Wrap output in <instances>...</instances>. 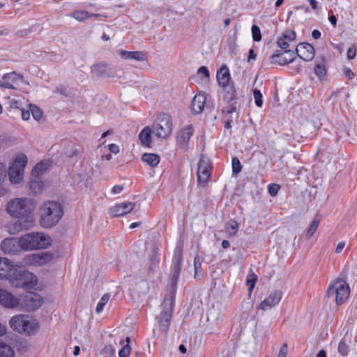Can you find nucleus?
Masks as SVG:
<instances>
[{
	"label": "nucleus",
	"instance_id": "obj_53",
	"mask_svg": "<svg viewBox=\"0 0 357 357\" xmlns=\"http://www.w3.org/2000/svg\"><path fill=\"white\" fill-rule=\"evenodd\" d=\"M55 92L56 93H60L61 95L65 96V97H68V90H67V88L63 86V85H60V86H58L56 89H55Z\"/></svg>",
	"mask_w": 357,
	"mask_h": 357
},
{
	"label": "nucleus",
	"instance_id": "obj_31",
	"mask_svg": "<svg viewBox=\"0 0 357 357\" xmlns=\"http://www.w3.org/2000/svg\"><path fill=\"white\" fill-rule=\"evenodd\" d=\"M194 268H195V275L194 278L197 280H199L203 275L202 269V261L201 259L198 255H196L194 258Z\"/></svg>",
	"mask_w": 357,
	"mask_h": 357
},
{
	"label": "nucleus",
	"instance_id": "obj_45",
	"mask_svg": "<svg viewBox=\"0 0 357 357\" xmlns=\"http://www.w3.org/2000/svg\"><path fill=\"white\" fill-rule=\"evenodd\" d=\"M252 36L253 40L255 42H259L261 40V31L258 26H252Z\"/></svg>",
	"mask_w": 357,
	"mask_h": 357
},
{
	"label": "nucleus",
	"instance_id": "obj_3",
	"mask_svg": "<svg viewBox=\"0 0 357 357\" xmlns=\"http://www.w3.org/2000/svg\"><path fill=\"white\" fill-rule=\"evenodd\" d=\"M63 206L56 201H48L40 208V224L43 228L54 227L63 216Z\"/></svg>",
	"mask_w": 357,
	"mask_h": 357
},
{
	"label": "nucleus",
	"instance_id": "obj_24",
	"mask_svg": "<svg viewBox=\"0 0 357 357\" xmlns=\"http://www.w3.org/2000/svg\"><path fill=\"white\" fill-rule=\"evenodd\" d=\"M29 189L33 195L40 194L44 187V183L40 177H32L29 182Z\"/></svg>",
	"mask_w": 357,
	"mask_h": 357
},
{
	"label": "nucleus",
	"instance_id": "obj_12",
	"mask_svg": "<svg viewBox=\"0 0 357 357\" xmlns=\"http://www.w3.org/2000/svg\"><path fill=\"white\" fill-rule=\"evenodd\" d=\"M222 87L223 88L224 100L229 104L227 107L222 109V112L230 114L236 110V102H234L236 98V91L233 83H229Z\"/></svg>",
	"mask_w": 357,
	"mask_h": 357
},
{
	"label": "nucleus",
	"instance_id": "obj_41",
	"mask_svg": "<svg viewBox=\"0 0 357 357\" xmlns=\"http://www.w3.org/2000/svg\"><path fill=\"white\" fill-rule=\"evenodd\" d=\"M29 109H30V112L31 113V114L35 120L39 121L41 119V118L43 116V113H42V111L40 110V109L38 106L33 105V104H30Z\"/></svg>",
	"mask_w": 357,
	"mask_h": 357
},
{
	"label": "nucleus",
	"instance_id": "obj_54",
	"mask_svg": "<svg viewBox=\"0 0 357 357\" xmlns=\"http://www.w3.org/2000/svg\"><path fill=\"white\" fill-rule=\"evenodd\" d=\"M277 44L284 51L287 50V49L289 46V43L282 37L278 39Z\"/></svg>",
	"mask_w": 357,
	"mask_h": 357
},
{
	"label": "nucleus",
	"instance_id": "obj_5",
	"mask_svg": "<svg viewBox=\"0 0 357 357\" xmlns=\"http://www.w3.org/2000/svg\"><path fill=\"white\" fill-rule=\"evenodd\" d=\"M17 244L23 250H40L48 248L51 240L43 233L30 232L18 238Z\"/></svg>",
	"mask_w": 357,
	"mask_h": 357
},
{
	"label": "nucleus",
	"instance_id": "obj_30",
	"mask_svg": "<svg viewBox=\"0 0 357 357\" xmlns=\"http://www.w3.org/2000/svg\"><path fill=\"white\" fill-rule=\"evenodd\" d=\"M206 315H207V321L210 324H218V322L220 319V313L218 310L215 309V308H211L207 311Z\"/></svg>",
	"mask_w": 357,
	"mask_h": 357
},
{
	"label": "nucleus",
	"instance_id": "obj_44",
	"mask_svg": "<svg viewBox=\"0 0 357 357\" xmlns=\"http://www.w3.org/2000/svg\"><path fill=\"white\" fill-rule=\"evenodd\" d=\"M253 96L255 98V105L258 107H261L263 105V100H262L263 96H262L261 91L257 89H255L253 90Z\"/></svg>",
	"mask_w": 357,
	"mask_h": 357
},
{
	"label": "nucleus",
	"instance_id": "obj_62",
	"mask_svg": "<svg viewBox=\"0 0 357 357\" xmlns=\"http://www.w3.org/2000/svg\"><path fill=\"white\" fill-rule=\"evenodd\" d=\"M345 246V242L344 241H340L338 243L336 248H335V252L336 253H340L342 250L344 249Z\"/></svg>",
	"mask_w": 357,
	"mask_h": 357
},
{
	"label": "nucleus",
	"instance_id": "obj_57",
	"mask_svg": "<svg viewBox=\"0 0 357 357\" xmlns=\"http://www.w3.org/2000/svg\"><path fill=\"white\" fill-rule=\"evenodd\" d=\"M287 353V345L284 343L281 346L278 357H286Z\"/></svg>",
	"mask_w": 357,
	"mask_h": 357
},
{
	"label": "nucleus",
	"instance_id": "obj_17",
	"mask_svg": "<svg viewBox=\"0 0 357 357\" xmlns=\"http://www.w3.org/2000/svg\"><path fill=\"white\" fill-rule=\"evenodd\" d=\"M192 133L193 127L192 125H188L186 128L181 129L177 134V145L182 149H186Z\"/></svg>",
	"mask_w": 357,
	"mask_h": 357
},
{
	"label": "nucleus",
	"instance_id": "obj_1",
	"mask_svg": "<svg viewBox=\"0 0 357 357\" xmlns=\"http://www.w3.org/2000/svg\"><path fill=\"white\" fill-rule=\"evenodd\" d=\"M183 261V246L177 245L174 250L171 266V283L169 294L165 298L162 303V311L160 314L159 329L164 333H167L174 312L175 297L178 281L181 270Z\"/></svg>",
	"mask_w": 357,
	"mask_h": 357
},
{
	"label": "nucleus",
	"instance_id": "obj_2",
	"mask_svg": "<svg viewBox=\"0 0 357 357\" xmlns=\"http://www.w3.org/2000/svg\"><path fill=\"white\" fill-rule=\"evenodd\" d=\"M35 205L31 199L17 198L10 200L6 211L16 220L9 227L10 234H16L24 230H29L33 226V211Z\"/></svg>",
	"mask_w": 357,
	"mask_h": 357
},
{
	"label": "nucleus",
	"instance_id": "obj_49",
	"mask_svg": "<svg viewBox=\"0 0 357 357\" xmlns=\"http://www.w3.org/2000/svg\"><path fill=\"white\" fill-rule=\"evenodd\" d=\"M296 33L293 30H287L282 33V38L285 40H289L290 41L294 40L296 39Z\"/></svg>",
	"mask_w": 357,
	"mask_h": 357
},
{
	"label": "nucleus",
	"instance_id": "obj_56",
	"mask_svg": "<svg viewBox=\"0 0 357 357\" xmlns=\"http://www.w3.org/2000/svg\"><path fill=\"white\" fill-rule=\"evenodd\" d=\"M198 74L202 75L205 78L209 77V71L206 66H201L198 69Z\"/></svg>",
	"mask_w": 357,
	"mask_h": 357
},
{
	"label": "nucleus",
	"instance_id": "obj_18",
	"mask_svg": "<svg viewBox=\"0 0 357 357\" xmlns=\"http://www.w3.org/2000/svg\"><path fill=\"white\" fill-rule=\"evenodd\" d=\"M282 296V292L280 290H274L270 295L264 299L259 305V308L266 310L268 308H271L278 305L280 301Z\"/></svg>",
	"mask_w": 357,
	"mask_h": 357
},
{
	"label": "nucleus",
	"instance_id": "obj_55",
	"mask_svg": "<svg viewBox=\"0 0 357 357\" xmlns=\"http://www.w3.org/2000/svg\"><path fill=\"white\" fill-rule=\"evenodd\" d=\"M21 105H22V103L19 100H14V99H11L9 100V106L10 108H14V109H21Z\"/></svg>",
	"mask_w": 357,
	"mask_h": 357
},
{
	"label": "nucleus",
	"instance_id": "obj_10",
	"mask_svg": "<svg viewBox=\"0 0 357 357\" xmlns=\"http://www.w3.org/2000/svg\"><path fill=\"white\" fill-rule=\"evenodd\" d=\"M28 158H15L13 162L8 168V177L12 183H18L22 181Z\"/></svg>",
	"mask_w": 357,
	"mask_h": 357
},
{
	"label": "nucleus",
	"instance_id": "obj_9",
	"mask_svg": "<svg viewBox=\"0 0 357 357\" xmlns=\"http://www.w3.org/2000/svg\"><path fill=\"white\" fill-rule=\"evenodd\" d=\"M17 307L26 312H34L43 304V298L38 293L28 291L18 298Z\"/></svg>",
	"mask_w": 357,
	"mask_h": 357
},
{
	"label": "nucleus",
	"instance_id": "obj_22",
	"mask_svg": "<svg viewBox=\"0 0 357 357\" xmlns=\"http://www.w3.org/2000/svg\"><path fill=\"white\" fill-rule=\"evenodd\" d=\"M206 97L204 94H197L191 102V109L195 114L201 113L204 107Z\"/></svg>",
	"mask_w": 357,
	"mask_h": 357
},
{
	"label": "nucleus",
	"instance_id": "obj_35",
	"mask_svg": "<svg viewBox=\"0 0 357 357\" xmlns=\"http://www.w3.org/2000/svg\"><path fill=\"white\" fill-rule=\"evenodd\" d=\"M324 63H325V61H324V59H323L322 63H317L314 66V73L316 74V75H317L319 77V79H321L322 77H325L326 75L327 70H326Z\"/></svg>",
	"mask_w": 357,
	"mask_h": 357
},
{
	"label": "nucleus",
	"instance_id": "obj_61",
	"mask_svg": "<svg viewBox=\"0 0 357 357\" xmlns=\"http://www.w3.org/2000/svg\"><path fill=\"white\" fill-rule=\"evenodd\" d=\"M123 185H116L112 188V192L114 194H119V193L123 191Z\"/></svg>",
	"mask_w": 357,
	"mask_h": 357
},
{
	"label": "nucleus",
	"instance_id": "obj_21",
	"mask_svg": "<svg viewBox=\"0 0 357 357\" xmlns=\"http://www.w3.org/2000/svg\"><path fill=\"white\" fill-rule=\"evenodd\" d=\"M21 77L15 72L5 74L0 79V86L6 89H14L13 84L17 83Z\"/></svg>",
	"mask_w": 357,
	"mask_h": 357
},
{
	"label": "nucleus",
	"instance_id": "obj_59",
	"mask_svg": "<svg viewBox=\"0 0 357 357\" xmlns=\"http://www.w3.org/2000/svg\"><path fill=\"white\" fill-rule=\"evenodd\" d=\"M109 151L114 154H117L119 152V146L115 144H111L108 146Z\"/></svg>",
	"mask_w": 357,
	"mask_h": 357
},
{
	"label": "nucleus",
	"instance_id": "obj_51",
	"mask_svg": "<svg viewBox=\"0 0 357 357\" xmlns=\"http://www.w3.org/2000/svg\"><path fill=\"white\" fill-rule=\"evenodd\" d=\"M284 53H285L284 51L276 50L275 53L273 54L270 57L271 63H277L275 61H278V59H280V58L284 54Z\"/></svg>",
	"mask_w": 357,
	"mask_h": 357
},
{
	"label": "nucleus",
	"instance_id": "obj_13",
	"mask_svg": "<svg viewBox=\"0 0 357 357\" xmlns=\"http://www.w3.org/2000/svg\"><path fill=\"white\" fill-rule=\"evenodd\" d=\"M53 258L54 255L51 252L43 251L27 255L24 261L29 266H43L51 261Z\"/></svg>",
	"mask_w": 357,
	"mask_h": 357
},
{
	"label": "nucleus",
	"instance_id": "obj_34",
	"mask_svg": "<svg viewBox=\"0 0 357 357\" xmlns=\"http://www.w3.org/2000/svg\"><path fill=\"white\" fill-rule=\"evenodd\" d=\"M319 222H320V219L315 217L307 231L306 238L308 239L314 235L315 231L318 228Z\"/></svg>",
	"mask_w": 357,
	"mask_h": 357
},
{
	"label": "nucleus",
	"instance_id": "obj_15",
	"mask_svg": "<svg viewBox=\"0 0 357 357\" xmlns=\"http://www.w3.org/2000/svg\"><path fill=\"white\" fill-rule=\"evenodd\" d=\"M18 298L6 289L0 288V305L5 308L13 309L17 307Z\"/></svg>",
	"mask_w": 357,
	"mask_h": 357
},
{
	"label": "nucleus",
	"instance_id": "obj_48",
	"mask_svg": "<svg viewBox=\"0 0 357 357\" xmlns=\"http://www.w3.org/2000/svg\"><path fill=\"white\" fill-rule=\"evenodd\" d=\"M280 189V185L276 183H271L268 185V191L271 196H275L279 190Z\"/></svg>",
	"mask_w": 357,
	"mask_h": 357
},
{
	"label": "nucleus",
	"instance_id": "obj_32",
	"mask_svg": "<svg viewBox=\"0 0 357 357\" xmlns=\"http://www.w3.org/2000/svg\"><path fill=\"white\" fill-rule=\"evenodd\" d=\"M285 53H287L289 54V57L285 56H281L278 61H275L277 62V64L280 66H284L287 64H289L290 63H292L295 59H296V53L294 51L291 50H285Z\"/></svg>",
	"mask_w": 357,
	"mask_h": 357
},
{
	"label": "nucleus",
	"instance_id": "obj_37",
	"mask_svg": "<svg viewBox=\"0 0 357 357\" xmlns=\"http://www.w3.org/2000/svg\"><path fill=\"white\" fill-rule=\"evenodd\" d=\"M67 149L64 152V154L66 156H76L80 154V150L77 149L75 144L70 142H67Z\"/></svg>",
	"mask_w": 357,
	"mask_h": 357
},
{
	"label": "nucleus",
	"instance_id": "obj_63",
	"mask_svg": "<svg viewBox=\"0 0 357 357\" xmlns=\"http://www.w3.org/2000/svg\"><path fill=\"white\" fill-rule=\"evenodd\" d=\"M344 75L349 79H351L354 78V73L352 72V70L350 69V68H345L344 69Z\"/></svg>",
	"mask_w": 357,
	"mask_h": 357
},
{
	"label": "nucleus",
	"instance_id": "obj_60",
	"mask_svg": "<svg viewBox=\"0 0 357 357\" xmlns=\"http://www.w3.org/2000/svg\"><path fill=\"white\" fill-rule=\"evenodd\" d=\"M275 158V160L273 162V165H277V167L279 169H282L283 166H284L283 161L282 160V158Z\"/></svg>",
	"mask_w": 357,
	"mask_h": 357
},
{
	"label": "nucleus",
	"instance_id": "obj_64",
	"mask_svg": "<svg viewBox=\"0 0 357 357\" xmlns=\"http://www.w3.org/2000/svg\"><path fill=\"white\" fill-rule=\"evenodd\" d=\"M257 57V54L255 52L253 49H250L249 50V56L248 59V61H250L252 59H255Z\"/></svg>",
	"mask_w": 357,
	"mask_h": 357
},
{
	"label": "nucleus",
	"instance_id": "obj_26",
	"mask_svg": "<svg viewBox=\"0 0 357 357\" xmlns=\"http://www.w3.org/2000/svg\"><path fill=\"white\" fill-rule=\"evenodd\" d=\"M120 55L122 58L125 59H133L139 61H142L145 60L144 54L140 51L128 52L121 50L120 52Z\"/></svg>",
	"mask_w": 357,
	"mask_h": 357
},
{
	"label": "nucleus",
	"instance_id": "obj_52",
	"mask_svg": "<svg viewBox=\"0 0 357 357\" xmlns=\"http://www.w3.org/2000/svg\"><path fill=\"white\" fill-rule=\"evenodd\" d=\"M356 55V48L354 45H351L347 50V56L348 59L351 60L354 59Z\"/></svg>",
	"mask_w": 357,
	"mask_h": 357
},
{
	"label": "nucleus",
	"instance_id": "obj_27",
	"mask_svg": "<svg viewBox=\"0 0 357 357\" xmlns=\"http://www.w3.org/2000/svg\"><path fill=\"white\" fill-rule=\"evenodd\" d=\"M91 73L98 77H109L108 66L105 63L94 64L91 67Z\"/></svg>",
	"mask_w": 357,
	"mask_h": 357
},
{
	"label": "nucleus",
	"instance_id": "obj_20",
	"mask_svg": "<svg viewBox=\"0 0 357 357\" xmlns=\"http://www.w3.org/2000/svg\"><path fill=\"white\" fill-rule=\"evenodd\" d=\"M15 266L14 262L8 258L0 257V280H7Z\"/></svg>",
	"mask_w": 357,
	"mask_h": 357
},
{
	"label": "nucleus",
	"instance_id": "obj_23",
	"mask_svg": "<svg viewBox=\"0 0 357 357\" xmlns=\"http://www.w3.org/2000/svg\"><path fill=\"white\" fill-rule=\"evenodd\" d=\"M217 80L220 86H225L229 84L230 73L227 66H222L217 72Z\"/></svg>",
	"mask_w": 357,
	"mask_h": 357
},
{
	"label": "nucleus",
	"instance_id": "obj_7",
	"mask_svg": "<svg viewBox=\"0 0 357 357\" xmlns=\"http://www.w3.org/2000/svg\"><path fill=\"white\" fill-rule=\"evenodd\" d=\"M350 294L349 284L342 279H337L331 284L327 290L328 298H335L336 304L341 305L348 298Z\"/></svg>",
	"mask_w": 357,
	"mask_h": 357
},
{
	"label": "nucleus",
	"instance_id": "obj_40",
	"mask_svg": "<svg viewBox=\"0 0 357 357\" xmlns=\"http://www.w3.org/2000/svg\"><path fill=\"white\" fill-rule=\"evenodd\" d=\"M126 340L127 344L124 345L119 351V357H128L131 351V347L130 346V338L127 337Z\"/></svg>",
	"mask_w": 357,
	"mask_h": 357
},
{
	"label": "nucleus",
	"instance_id": "obj_28",
	"mask_svg": "<svg viewBox=\"0 0 357 357\" xmlns=\"http://www.w3.org/2000/svg\"><path fill=\"white\" fill-rule=\"evenodd\" d=\"M17 241H18V239L17 240L13 238H5L2 241L1 243V249L4 252H14V251H15V243H17Z\"/></svg>",
	"mask_w": 357,
	"mask_h": 357
},
{
	"label": "nucleus",
	"instance_id": "obj_33",
	"mask_svg": "<svg viewBox=\"0 0 357 357\" xmlns=\"http://www.w3.org/2000/svg\"><path fill=\"white\" fill-rule=\"evenodd\" d=\"M232 176H237V175L242 171L243 165H241L238 158H232Z\"/></svg>",
	"mask_w": 357,
	"mask_h": 357
},
{
	"label": "nucleus",
	"instance_id": "obj_46",
	"mask_svg": "<svg viewBox=\"0 0 357 357\" xmlns=\"http://www.w3.org/2000/svg\"><path fill=\"white\" fill-rule=\"evenodd\" d=\"M144 162H146L151 167H156L160 160V158H141Z\"/></svg>",
	"mask_w": 357,
	"mask_h": 357
},
{
	"label": "nucleus",
	"instance_id": "obj_4",
	"mask_svg": "<svg viewBox=\"0 0 357 357\" xmlns=\"http://www.w3.org/2000/svg\"><path fill=\"white\" fill-rule=\"evenodd\" d=\"M11 287L24 289H33L38 284V278L33 273L15 266L7 279Z\"/></svg>",
	"mask_w": 357,
	"mask_h": 357
},
{
	"label": "nucleus",
	"instance_id": "obj_43",
	"mask_svg": "<svg viewBox=\"0 0 357 357\" xmlns=\"http://www.w3.org/2000/svg\"><path fill=\"white\" fill-rule=\"evenodd\" d=\"M150 264L152 266H158V248L156 245H153L151 248V257L150 258Z\"/></svg>",
	"mask_w": 357,
	"mask_h": 357
},
{
	"label": "nucleus",
	"instance_id": "obj_11",
	"mask_svg": "<svg viewBox=\"0 0 357 357\" xmlns=\"http://www.w3.org/2000/svg\"><path fill=\"white\" fill-rule=\"evenodd\" d=\"M212 167V162L209 158H200L197 172L199 185L202 187L206 186L211 177Z\"/></svg>",
	"mask_w": 357,
	"mask_h": 357
},
{
	"label": "nucleus",
	"instance_id": "obj_38",
	"mask_svg": "<svg viewBox=\"0 0 357 357\" xmlns=\"http://www.w3.org/2000/svg\"><path fill=\"white\" fill-rule=\"evenodd\" d=\"M110 298V294L106 293L102 297L100 301L98 302L96 311L97 313H100L102 312L105 305L107 303Z\"/></svg>",
	"mask_w": 357,
	"mask_h": 357
},
{
	"label": "nucleus",
	"instance_id": "obj_58",
	"mask_svg": "<svg viewBox=\"0 0 357 357\" xmlns=\"http://www.w3.org/2000/svg\"><path fill=\"white\" fill-rule=\"evenodd\" d=\"M21 116L22 119L24 121H27L30 118V109L29 110H25L24 109H21Z\"/></svg>",
	"mask_w": 357,
	"mask_h": 357
},
{
	"label": "nucleus",
	"instance_id": "obj_16",
	"mask_svg": "<svg viewBox=\"0 0 357 357\" xmlns=\"http://www.w3.org/2000/svg\"><path fill=\"white\" fill-rule=\"evenodd\" d=\"M135 202H126L116 204L109 209V213L114 217H121L130 213L135 208Z\"/></svg>",
	"mask_w": 357,
	"mask_h": 357
},
{
	"label": "nucleus",
	"instance_id": "obj_47",
	"mask_svg": "<svg viewBox=\"0 0 357 357\" xmlns=\"http://www.w3.org/2000/svg\"><path fill=\"white\" fill-rule=\"evenodd\" d=\"M257 281V276L255 274H252L251 278H247L246 284L250 292H252V291L255 288Z\"/></svg>",
	"mask_w": 357,
	"mask_h": 357
},
{
	"label": "nucleus",
	"instance_id": "obj_19",
	"mask_svg": "<svg viewBox=\"0 0 357 357\" xmlns=\"http://www.w3.org/2000/svg\"><path fill=\"white\" fill-rule=\"evenodd\" d=\"M52 158L42 160L38 162L31 171V177H40L52 165Z\"/></svg>",
	"mask_w": 357,
	"mask_h": 357
},
{
	"label": "nucleus",
	"instance_id": "obj_39",
	"mask_svg": "<svg viewBox=\"0 0 357 357\" xmlns=\"http://www.w3.org/2000/svg\"><path fill=\"white\" fill-rule=\"evenodd\" d=\"M338 353L342 356H347L349 352V348L348 344L346 343L344 339H342L338 344L337 348Z\"/></svg>",
	"mask_w": 357,
	"mask_h": 357
},
{
	"label": "nucleus",
	"instance_id": "obj_25",
	"mask_svg": "<svg viewBox=\"0 0 357 357\" xmlns=\"http://www.w3.org/2000/svg\"><path fill=\"white\" fill-rule=\"evenodd\" d=\"M152 128L149 126L145 127L139 134V139L142 145L145 146H150L151 140Z\"/></svg>",
	"mask_w": 357,
	"mask_h": 357
},
{
	"label": "nucleus",
	"instance_id": "obj_36",
	"mask_svg": "<svg viewBox=\"0 0 357 357\" xmlns=\"http://www.w3.org/2000/svg\"><path fill=\"white\" fill-rule=\"evenodd\" d=\"M72 16L79 22H84L91 17L90 13L86 10H75L73 13Z\"/></svg>",
	"mask_w": 357,
	"mask_h": 357
},
{
	"label": "nucleus",
	"instance_id": "obj_50",
	"mask_svg": "<svg viewBox=\"0 0 357 357\" xmlns=\"http://www.w3.org/2000/svg\"><path fill=\"white\" fill-rule=\"evenodd\" d=\"M101 354H110L114 355L115 354V349L113 345L109 344H106L104 348L100 351Z\"/></svg>",
	"mask_w": 357,
	"mask_h": 357
},
{
	"label": "nucleus",
	"instance_id": "obj_29",
	"mask_svg": "<svg viewBox=\"0 0 357 357\" xmlns=\"http://www.w3.org/2000/svg\"><path fill=\"white\" fill-rule=\"evenodd\" d=\"M15 352L13 349L6 343L0 340V356L1 357H14Z\"/></svg>",
	"mask_w": 357,
	"mask_h": 357
},
{
	"label": "nucleus",
	"instance_id": "obj_42",
	"mask_svg": "<svg viewBox=\"0 0 357 357\" xmlns=\"http://www.w3.org/2000/svg\"><path fill=\"white\" fill-rule=\"evenodd\" d=\"M238 225L237 222L232 220L228 225L226 226L227 232L228 236L231 237L234 236L238 231Z\"/></svg>",
	"mask_w": 357,
	"mask_h": 357
},
{
	"label": "nucleus",
	"instance_id": "obj_6",
	"mask_svg": "<svg viewBox=\"0 0 357 357\" xmlns=\"http://www.w3.org/2000/svg\"><path fill=\"white\" fill-rule=\"evenodd\" d=\"M9 324L13 331L26 335H35L39 328L38 321L29 315H15L10 319Z\"/></svg>",
	"mask_w": 357,
	"mask_h": 357
},
{
	"label": "nucleus",
	"instance_id": "obj_8",
	"mask_svg": "<svg viewBox=\"0 0 357 357\" xmlns=\"http://www.w3.org/2000/svg\"><path fill=\"white\" fill-rule=\"evenodd\" d=\"M153 134L160 139H165L172 132V121L171 116L165 113L159 114L152 125Z\"/></svg>",
	"mask_w": 357,
	"mask_h": 357
},
{
	"label": "nucleus",
	"instance_id": "obj_14",
	"mask_svg": "<svg viewBox=\"0 0 357 357\" xmlns=\"http://www.w3.org/2000/svg\"><path fill=\"white\" fill-rule=\"evenodd\" d=\"M295 53L301 59L310 61L313 59L315 52L314 47L311 44L308 43H301L297 45Z\"/></svg>",
	"mask_w": 357,
	"mask_h": 357
}]
</instances>
